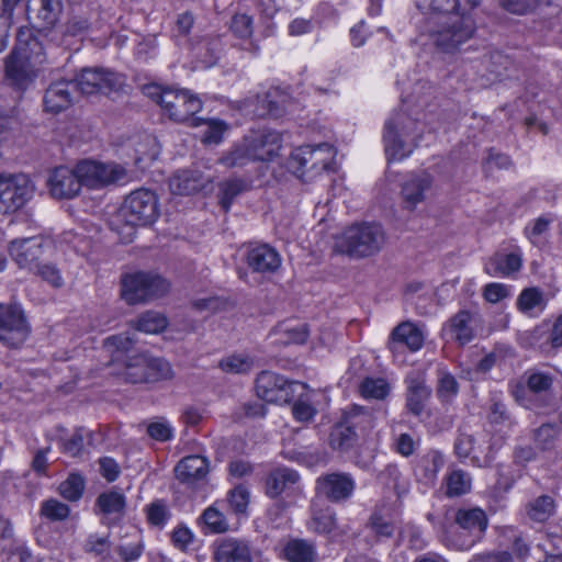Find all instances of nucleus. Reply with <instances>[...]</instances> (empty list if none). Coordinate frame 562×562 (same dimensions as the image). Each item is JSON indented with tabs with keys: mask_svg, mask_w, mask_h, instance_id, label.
I'll return each instance as SVG.
<instances>
[{
	"mask_svg": "<svg viewBox=\"0 0 562 562\" xmlns=\"http://www.w3.org/2000/svg\"><path fill=\"white\" fill-rule=\"evenodd\" d=\"M130 178L128 171L122 165L83 160L75 169L56 168L49 176L48 186L54 198L71 199L79 193L81 186L98 189L109 184L126 183Z\"/></svg>",
	"mask_w": 562,
	"mask_h": 562,
	"instance_id": "nucleus-1",
	"label": "nucleus"
},
{
	"mask_svg": "<svg viewBox=\"0 0 562 562\" xmlns=\"http://www.w3.org/2000/svg\"><path fill=\"white\" fill-rule=\"evenodd\" d=\"M385 244V232L380 224L360 223L345 229L336 240V250L351 258L378 254Z\"/></svg>",
	"mask_w": 562,
	"mask_h": 562,
	"instance_id": "nucleus-2",
	"label": "nucleus"
},
{
	"mask_svg": "<svg viewBox=\"0 0 562 562\" xmlns=\"http://www.w3.org/2000/svg\"><path fill=\"white\" fill-rule=\"evenodd\" d=\"M334 157L335 150L328 143L305 145L292 151L288 166L299 178L308 181L328 170Z\"/></svg>",
	"mask_w": 562,
	"mask_h": 562,
	"instance_id": "nucleus-3",
	"label": "nucleus"
},
{
	"mask_svg": "<svg viewBox=\"0 0 562 562\" xmlns=\"http://www.w3.org/2000/svg\"><path fill=\"white\" fill-rule=\"evenodd\" d=\"M453 522L458 530L448 536V544L462 551L471 549L483 538L488 519L485 512L479 507L459 508L454 513Z\"/></svg>",
	"mask_w": 562,
	"mask_h": 562,
	"instance_id": "nucleus-4",
	"label": "nucleus"
},
{
	"mask_svg": "<svg viewBox=\"0 0 562 562\" xmlns=\"http://www.w3.org/2000/svg\"><path fill=\"white\" fill-rule=\"evenodd\" d=\"M418 117L396 113L384 125L383 142L389 161L402 160L413 151V132Z\"/></svg>",
	"mask_w": 562,
	"mask_h": 562,
	"instance_id": "nucleus-5",
	"label": "nucleus"
},
{
	"mask_svg": "<svg viewBox=\"0 0 562 562\" xmlns=\"http://www.w3.org/2000/svg\"><path fill=\"white\" fill-rule=\"evenodd\" d=\"M169 289L168 282L158 274L136 272L122 279V297L131 305L162 296Z\"/></svg>",
	"mask_w": 562,
	"mask_h": 562,
	"instance_id": "nucleus-6",
	"label": "nucleus"
},
{
	"mask_svg": "<svg viewBox=\"0 0 562 562\" xmlns=\"http://www.w3.org/2000/svg\"><path fill=\"white\" fill-rule=\"evenodd\" d=\"M158 216L156 194L145 188L130 193L119 210V217L131 226L151 224Z\"/></svg>",
	"mask_w": 562,
	"mask_h": 562,
	"instance_id": "nucleus-7",
	"label": "nucleus"
},
{
	"mask_svg": "<svg viewBox=\"0 0 562 562\" xmlns=\"http://www.w3.org/2000/svg\"><path fill=\"white\" fill-rule=\"evenodd\" d=\"M475 33V24L468 14L453 15L432 35L434 44L445 54H454L468 43Z\"/></svg>",
	"mask_w": 562,
	"mask_h": 562,
	"instance_id": "nucleus-8",
	"label": "nucleus"
},
{
	"mask_svg": "<svg viewBox=\"0 0 562 562\" xmlns=\"http://www.w3.org/2000/svg\"><path fill=\"white\" fill-rule=\"evenodd\" d=\"M256 394L259 398L276 404L290 403L297 392L306 390V384L289 381L271 371H262L256 379Z\"/></svg>",
	"mask_w": 562,
	"mask_h": 562,
	"instance_id": "nucleus-9",
	"label": "nucleus"
},
{
	"mask_svg": "<svg viewBox=\"0 0 562 562\" xmlns=\"http://www.w3.org/2000/svg\"><path fill=\"white\" fill-rule=\"evenodd\" d=\"M34 184L24 173H0V213L20 210L34 194Z\"/></svg>",
	"mask_w": 562,
	"mask_h": 562,
	"instance_id": "nucleus-10",
	"label": "nucleus"
},
{
	"mask_svg": "<svg viewBox=\"0 0 562 562\" xmlns=\"http://www.w3.org/2000/svg\"><path fill=\"white\" fill-rule=\"evenodd\" d=\"M45 36L36 35L31 29H20L11 53L24 58L41 70L45 65H55L54 52L58 48L45 44Z\"/></svg>",
	"mask_w": 562,
	"mask_h": 562,
	"instance_id": "nucleus-11",
	"label": "nucleus"
},
{
	"mask_svg": "<svg viewBox=\"0 0 562 562\" xmlns=\"http://www.w3.org/2000/svg\"><path fill=\"white\" fill-rule=\"evenodd\" d=\"M78 89L83 94H117L124 90V76L105 68H83L76 76Z\"/></svg>",
	"mask_w": 562,
	"mask_h": 562,
	"instance_id": "nucleus-12",
	"label": "nucleus"
},
{
	"mask_svg": "<svg viewBox=\"0 0 562 562\" xmlns=\"http://www.w3.org/2000/svg\"><path fill=\"white\" fill-rule=\"evenodd\" d=\"M259 551L246 538L223 537L212 544L213 562H254Z\"/></svg>",
	"mask_w": 562,
	"mask_h": 562,
	"instance_id": "nucleus-13",
	"label": "nucleus"
},
{
	"mask_svg": "<svg viewBox=\"0 0 562 562\" xmlns=\"http://www.w3.org/2000/svg\"><path fill=\"white\" fill-rule=\"evenodd\" d=\"M41 71L40 68L11 52L4 58V83L20 95L34 85Z\"/></svg>",
	"mask_w": 562,
	"mask_h": 562,
	"instance_id": "nucleus-14",
	"label": "nucleus"
},
{
	"mask_svg": "<svg viewBox=\"0 0 562 562\" xmlns=\"http://www.w3.org/2000/svg\"><path fill=\"white\" fill-rule=\"evenodd\" d=\"M405 407L414 416H420L427 402L431 397L432 390L427 385L426 373L422 370H412L405 376Z\"/></svg>",
	"mask_w": 562,
	"mask_h": 562,
	"instance_id": "nucleus-15",
	"label": "nucleus"
},
{
	"mask_svg": "<svg viewBox=\"0 0 562 562\" xmlns=\"http://www.w3.org/2000/svg\"><path fill=\"white\" fill-rule=\"evenodd\" d=\"M202 109L201 100L188 90L170 89L165 97L164 110L176 122H186Z\"/></svg>",
	"mask_w": 562,
	"mask_h": 562,
	"instance_id": "nucleus-16",
	"label": "nucleus"
},
{
	"mask_svg": "<svg viewBox=\"0 0 562 562\" xmlns=\"http://www.w3.org/2000/svg\"><path fill=\"white\" fill-rule=\"evenodd\" d=\"M356 484L348 473H328L316 480V493L329 502H345L352 495Z\"/></svg>",
	"mask_w": 562,
	"mask_h": 562,
	"instance_id": "nucleus-17",
	"label": "nucleus"
},
{
	"mask_svg": "<svg viewBox=\"0 0 562 562\" xmlns=\"http://www.w3.org/2000/svg\"><path fill=\"white\" fill-rule=\"evenodd\" d=\"M481 326V317L477 313L461 310L451 316L443 326V331L464 346L472 341Z\"/></svg>",
	"mask_w": 562,
	"mask_h": 562,
	"instance_id": "nucleus-18",
	"label": "nucleus"
},
{
	"mask_svg": "<svg viewBox=\"0 0 562 562\" xmlns=\"http://www.w3.org/2000/svg\"><path fill=\"white\" fill-rule=\"evenodd\" d=\"M78 90L76 81L72 80L52 82L44 92V111L57 114L67 110L74 103L75 93Z\"/></svg>",
	"mask_w": 562,
	"mask_h": 562,
	"instance_id": "nucleus-19",
	"label": "nucleus"
},
{
	"mask_svg": "<svg viewBox=\"0 0 562 562\" xmlns=\"http://www.w3.org/2000/svg\"><path fill=\"white\" fill-rule=\"evenodd\" d=\"M25 336L26 325L22 313L14 307L0 304V341L16 347Z\"/></svg>",
	"mask_w": 562,
	"mask_h": 562,
	"instance_id": "nucleus-20",
	"label": "nucleus"
},
{
	"mask_svg": "<svg viewBox=\"0 0 562 562\" xmlns=\"http://www.w3.org/2000/svg\"><path fill=\"white\" fill-rule=\"evenodd\" d=\"M245 140L251 148L255 160L267 161L273 159L281 148V135L271 130H261L250 132L246 135Z\"/></svg>",
	"mask_w": 562,
	"mask_h": 562,
	"instance_id": "nucleus-21",
	"label": "nucleus"
},
{
	"mask_svg": "<svg viewBox=\"0 0 562 562\" xmlns=\"http://www.w3.org/2000/svg\"><path fill=\"white\" fill-rule=\"evenodd\" d=\"M434 179L427 172L412 173L401 186L403 207L413 211L425 201L427 192L432 187Z\"/></svg>",
	"mask_w": 562,
	"mask_h": 562,
	"instance_id": "nucleus-22",
	"label": "nucleus"
},
{
	"mask_svg": "<svg viewBox=\"0 0 562 562\" xmlns=\"http://www.w3.org/2000/svg\"><path fill=\"white\" fill-rule=\"evenodd\" d=\"M42 247L43 241L40 237L21 238L11 240L8 251L20 268L32 271L43 254Z\"/></svg>",
	"mask_w": 562,
	"mask_h": 562,
	"instance_id": "nucleus-23",
	"label": "nucleus"
},
{
	"mask_svg": "<svg viewBox=\"0 0 562 562\" xmlns=\"http://www.w3.org/2000/svg\"><path fill=\"white\" fill-rule=\"evenodd\" d=\"M246 262L254 272H274L281 266V257L271 246L259 244L248 248Z\"/></svg>",
	"mask_w": 562,
	"mask_h": 562,
	"instance_id": "nucleus-24",
	"label": "nucleus"
},
{
	"mask_svg": "<svg viewBox=\"0 0 562 562\" xmlns=\"http://www.w3.org/2000/svg\"><path fill=\"white\" fill-rule=\"evenodd\" d=\"M209 473V461L198 454L181 459L175 468L176 477L188 486H195L204 481Z\"/></svg>",
	"mask_w": 562,
	"mask_h": 562,
	"instance_id": "nucleus-25",
	"label": "nucleus"
},
{
	"mask_svg": "<svg viewBox=\"0 0 562 562\" xmlns=\"http://www.w3.org/2000/svg\"><path fill=\"white\" fill-rule=\"evenodd\" d=\"M210 182L211 178L205 177L202 171L183 169L170 178L169 188L173 194L190 195L205 189Z\"/></svg>",
	"mask_w": 562,
	"mask_h": 562,
	"instance_id": "nucleus-26",
	"label": "nucleus"
},
{
	"mask_svg": "<svg viewBox=\"0 0 562 562\" xmlns=\"http://www.w3.org/2000/svg\"><path fill=\"white\" fill-rule=\"evenodd\" d=\"M63 10L61 0H29L30 18L42 29H50L58 21Z\"/></svg>",
	"mask_w": 562,
	"mask_h": 562,
	"instance_id": "nucleus-27",
	"label": "nucleus"
},
{
	"mask_svg": "<svg viewBox=\"0 0 562 562\" xmlns=\"http://www.w3.org/2000/svg\"><path fill=\"white\" fill-rule=\"evenodd\" d=\"M481 0H416L417 8L424 13L464 14L480 4Z\"/></svg>",
	"mask_w": 562,
	"mask_h": 562,
	"instance_id": "nucleus-28",
	"label": "nucleus"
},
{
	"mask_svg": "<svg viewBox=\"0 0 562 562\" xmlns=\"http://www.w3.org/2000/svg\"><path fill=\"white\" fill-rule=\"evenodd\" d=\"M423 344L424 335L422 330L411 322H403L392 330L389 348L395 352L403 345L411 351H417L423 347Z\"/></svg>",
	"mask_w": 562,
	"mask_h": 562,
	"instance_id": "nucleus-29",
	"label": "nucleus"
},
{
	"mask_svg": "<svg viewBox=\"0 0 562 562\" xmlns=\"http://www.w3.org/2000/svg\"><path fill=\"white\" fill-rule=\"evenodd\" d=\"M299 479V473L290 468H276L266 477V494L276 498L296 484Z\"/></svg>",
	"mask_w": 562,
	"mask_h": 562,
	"instance_id": "nucleus-30",
	"label": "nucleus"
},
{
	"mask_svg": "<svg viewBox=\"0 0 562 562\" xmlns=\"http://www.w3.org/2000/svg\"><path fill=\"white\" fill-rule=\"evenodd\" d=\"M521 267V258L519 255L496 254L485 265V271L493 277H508L517 272Z\"/></svg>",
	"mask_w": 562,
	"mask_h": 562,
	"instance_id": "nucleus-31",
	"label": "nucleus"
},
{
	"mask_svg": "<svg viewBox=\"0 0 562 562\" xmlns=\"http://www.w3.org/2000/svg\"><path fill=\"white\" fill-rule=\"evenodd\" d=\"M144 541L137 530L127 532L121 537L120 543L116 546L115 551L121 558L122 562H135L144 552Z\"/></svg>",
	"mask_w": 562,
	"mask_h": 562,
	"instance_id": "nucleus-32",
	"label": "nucleus"
},
{
	"mask_svg": "<svg viewBox=\"0 0 562 562\" xmlns=\"http://www.w3.org/2000/svg\"><path fill=\"white\" fill-rule=\"evenodd\" d=\"M132 146L134 147L135 151L134 162L139 167L148 161H154L159 155V148L156 138L149 134H143L133 139Z\"/></svg>",
	"mask_w": 562,
	"mask_h": 562,
	"instance_id": "nucleus-33",
	"label": "nucleus"
},
{
	"mask_svg": "<svg viewBox=\"0 0 562 562\" xmlns=\"http://www.w3.org/2000/svg\"><path fill=\"white\" fill-rule=\"evenodd\" d=\"M531 395H547L551 392L554 376L547 371L530 369L522 376Z\"/></svg>",
	"mask_w": 562,
	"mask_h": 562,
	"instance_id": "nucleus-34",
	"label": "nucleus"
},
{
	"mask_svg": "<svg viewBox=\"0 0 562 562\" xmlns=\"http://www.w3.org/2000/svg\"><path fill=\"white\" fill-rule=\"evenodd\" d=\"M284 555L289 562H315L317 559L314 543L303 539L289 541L284 547Z\"/></svg>",
	"mask_w": 562,
	"mask_h": 562,
	"instance_id": "nucleus-35",
	"label": "nucleus"
},
{
	"mask_svg": "<svg viewBox=\"0 0 562 562\" xmlns=\"http://www.w3.org/2000/svg\"><path fill=\"white\" fill-rule=\"evenodd\" d=\"M255 101L258 103L254 110L257 116L270 115L272 117H280L284 113L283 104L274 98V93L267 92L262 97L259 94L249 97L245 99L244 105L250 106Z\"/></svg>",
	"mask_w": 562,
	"mask_h": 562,
	"instance_id": "nucleus-36",
	"label": "nucleus"
},
{
	"mask_svg": "<svg viewBox=\"0 0 562 562\" xmlns=\"http://www.w3.org/2000/svg\"><path fill=\"white\" fill-rule=\"evenodd\" d=\"M248 190V183L241 178L227 179L218 186V203L223 211L227 213L233 201L243 192Z\"/></svg>",
	"mask_w": 562,
	"mask_h": 562,
	"instance_id": "nucleus-37",
	"label": "nucleus"
},
{
	"mask_svg": "<svg viewBox=\"0 0 562 562\" xmlns=\"http://www.w3.org/2000/svg\"><path fill=\"white\" fill-rule=\"evenodd\" d=\"M526 516L535 522L547 521L555 510L554 499L550 495H540L526 504Z\"/></svg>",
	"mask_w": 562,
	"mask_h": 562,
	"instance_id": "nucleus-38",
	"label": "nucleus"
},
{
	"mask_svg": "<svg viewBox=\"0 0 562 562\" xmlns=\"http://www.w3.org/2000/svg\"><path fill=\"white\" fill-rule=\"evenodd\" d=\"M220 164L226 168H241L251 161H256L251 148L247 145L245 138L236 144L229 151L224 154L220 159Z\"/></svg>",
	"mask_w": 562,
	"mask_h": 562,
	"instance_id": "nucleus-39",
	"label": "nucleus"
},
{
	"mask_svg": "<svg viewBox=\"0 0 562 562\" xmlns=\"http://www.w3.org/2000/svg\"><path fill=\"white\" fill-rule=\"evenodd\" d=\"M89 27L90 22L88 19L79 15L72 16L60 33L61 37L58 44L65 48H70L74 45L72 38H81Z\"/></svg>",
	"mask_w": 562,
	"mask_h": 562,
	"instance_id": "nucleus-40",
	"label": "nucleus"
},
{
	"mask_svg": "<svg viewBox=\"0 0 562 562\" xmlns=\"http://www.w3.org/2000/svg\"><path fill=\"white\" fill-rule=\"evenodd\" d=\"M359 434L341 422L334 427L329 436L330 446L334 449L346 451L357 441Z\"/></svg>",
	"mask_w": 562,
	"mask_h": 562,
	"instance_id": "nucleus-41",
	"label": "nucleus"
},
{
	"mask_svg": "<svg viewBox=\"0 0 562 562\" xmlns=\"http://www.w3.org/2000/svg\"><path fill=\"white\" fill-rule=\"evenodd\" d=\"M471 476L463 470H453L446 477V494L457 497L467 494L471 490Z\"/></svg>",
	"mask_w": 562,
	"mask_h": 562,
	"instance_id": "nucleus-42",
	"label": "nucleus"
},
{
	"mask_svg": "<svg viewBox=\"0 0 562 562\" xmlns=\"http://www.w3.org/2000/svg\"><path fill=\"white\" fill-rule=\"evenodd\" d=\"M367 527L376 537L378 540L390 539L395 531V526L390 517L385 516L381 510L375 509L368 522Z\"/></svg>",
	"mask_w": 562,
	"mask_h": 562,
	"instance_id": "nucleus-43",
	"label": "nucleus"
},
{
	"mask_svg": "<svg viewBox=\"0 0 562 562\" xmlns=\"http://www.w3.org/2000/svg\"><path fill=\"white\" fill-rule=\"evenodd\" d=\"M97 506L104 515H123L125 508V497L116 491L102 493L97 498Z\"/></svg>",
	"mask_w": 562,
	"mask_h": 562,
	"instance_id": "nucleus-44",
	"label": "nucleus"
},
{
	"mask_svg": "<svg viewBox=\"0 0 562 562\" xmlns=\"http://www.w3.org/2000/svg\"><path fill=\"white\" fill-rule=\"evenodd\" d=\"M16 0H0V53L9 44V31Z\"/></svg>",
	"mask_w": 562,
	"mask_h": 562,
	"instance_id": "nucleus-45",
	"label": "nucleus"
},
{
	"mask_svg": "<svg viewBox=\"0 0 562 562\" xmlns=\"http://www.w3.org/2000/svg\"><path fill=\"white\" fill-rule=\"evenodd\" d=\"M459 392V383L456 378L446 371H441L438 378L436 393L441 403H451Z\"/></svg>",
	"mask_w": 562,
	"mask_h": 562,
	"instance_id": "nucleus-46",
	"label": "nucleus"
},
{
	"mask_svg": "<svg viewBox=\"0 0 562 562\" xmlns=\"http://www.w3.org/2000/svg\"><path fill=\"white\" fill-rule=\"evenodd\" d=\"M167 327V319L158 312H146L136 321V329L146 334H157Z\"/></svg>",
	"mask_w": 562,
	"mask_h": 562,
	"instance_id": "nucleus-47",
	"label": "nucleus"
},
{
	"mask_svg": "<svg viewBox=\"0 0 562 562\" xmlns=\"http://www.w3.org/2000/svg\"><path fill=\"white\" fill-rule=\"evenodd\" d=\"M342 422L357 432H364L372 427V415L362 407L355 406L345 414Z\"/></svg>",
	"mask_w": 562,
	"mask_h": 562,
	"instance_id": "nucleus-48",
	"label": "nucleus"
},
{
	"mask_svg": "<svg viewBox=\"0 0 562 562\" xmlns=\"http://www.w3.org/2000/svg\"><path fill=\"white\" fill-rule=\"evenodd\" d=\"M146 372L148 382H157L167 380L172 376L171 366L162 358H147L146 357Z\"/></svg>",
	"mask_w": 562,
	"mask_h": 562,
	"instance_id": "nucleus-49",
	"label": "nucleus"
},
{
	"mask_svg": "<svg viewBox=\"0 0 562 562\" xmlns=\"http://www.w3.org/2000/svg\"><path fill=\"white\" fill-rule=\"evenodd\" d=\"M252 18L246 13H236L232 16L229 22V31L232 34L241 41H247L251 37L254 32Z\"/></svg>",
	"mask_w": 562,
	"mask_h": 562,
	"instance_id": "nucleus-50",
	"label": "nucleus"
},
{
	"mask_svg": "<svg viewBox=\"0 0 562 562\" xmlns=\"http://www.w3.org/2000/svg\"><path fill=\"white\" fill-rule=\"evenodd\" d=\"M360 391L367 398L383 400L390 393V385L384 379L367 378L361 383Z\"/></svg>",
	"mask_w": 562,
	"mask_h": 562,
	"instance_id": "nucleus-51",
	"label": "nucleus"
},
{
	"mask_svg": "<svg viewBox=\"0 0 562 562\" xmlns=\"http://www.w3.org/2000/svg\"><path fill=\"white\" fill-rule=\"evenodd\" d=\"M336 527L335 512L330 508L314 512L311 529L318 533H329Z\"/></svg>",
	"mask_w": 562,
	"mask_h": 562,
	"instance_id": "nucleus-52",
	"label": "nucleus"
},
{
	"mask_svg": "<svg viewBox=\"0 0 562 562\" xmlns=\"http://www.w3.org/2000/svg\"><path fill=\"white\" fill-rule=\"evenodd\" d=\"M83 490L85 481L79 474H70L58 488L60 495L70 502L78 501L82 496Z\"/></svg>",
	"mask_w": 562,
	"mask_h": 562,
	"instance_id": "nucleus-53",
	"label": "nucleus"
},
{
	"mask_svg": "<svg viewBox=\"0 0 562 562\" xmlns=\"http://www.w3.org/2000/svg\"><path fill=\"white\" fill-rule=\"evenodd\" d=\"M435 87L427 81H418L413 91V102L416 108L420 110H427L432 105V100L436 98Z\"/></svg>",
	"mask_w": 562,
	"mask_h": 562,
	"instance_id": "nucleus-54",
	"label": "nucleus"
},
{
	"mask_svg": "<svg viewBox=\"0 0 562 562\" xmlns=\"http://www.w3.org/2000/svg\"><path fill=\"white\" fill-rule=\"evenodd\" d=\"M202 519L205 526L214 533H224L229 529L225 515L215 506L207 507L202 514Z\"/></svg>",
	"mask_w": 562,
	"mask_h": 562,
	"instance_id": "nucleus-55",
	"label": "nucleus"
},
{
	"mask_svg": "<svg viewBox=\"0 0 562 562\" xmlns=\"http://www.w3.org/2000/svg\"><path fill=\"white\" fill-rule=\"evenodd\" d=\"M292 413L299 422H310L316 414V409L312 406L306 390L297 392L293 400Z\"/></svg>",
	"mask_w": 562,
	"mask_h": 562,
	"instance_id": "nucleus-56",
	"label": "nucleus"
},
{
	"mask_svg": "<svg viewBox=\"0 0 562 562\" xmlns=\"http://www.w3.org/2000/svg\"><path fill=\"white\" fill-rule=\"evenodd\" d=\"M517 306L524 313H528L536 307L543 308L544 299L542 292L537 288L525 289L518 296Z\"/></svg>",
	"mask_w": 562,
	"mask_h": 562,
	"instance_id": "nucleus-57",
	"label": "nucleus"
},
{
	"mask_svg": "<svg viewBox=\"0 0 562 562\" xmlns=\"http://www.w3.org/2000/svg\"><path fill=\"white\" fill-rule=\"evenodd\" d=\"M252 366V359L245 355H232L220 362L221 369L227 373H246Z\"/></svg>",
	"mask_w": 562,
	"mask_h": 562,
	"instance_id": "nucleus-58",
	"label": "nucleus"
},
{
	"mask_svg": "<svg viewBox=\"0 0 562 562\" xmlns=\"http://www.w3.org/2000/svg\"><path fill=\"white\" fill-rule=\"evenodd\" d=\"M145 363V356L135 357L133 362L126 364L125 380L130 383H148Z\"/></svg>",
	"mask_w": 562,
	"mask_h": 562,
	"instance_id": "nucleus-59",
	"label": "nucleus"
},
{
	"mask_svg": "<svg viewBox=\"0 0 562 562\" xmlns=\"http://www.w3.org/2000/svg\"><path fill=\"white\" fill-rule=\"evenodd\" d=\"M229 508L236 515H245L249 504V492L243 486H236L227 495Z\"/></svg>",
	"mask_w": 562,
	"mask_h": 562,
	"instance_id": "nucleus-60",
	"label": "nucleus"
},
{
	"mask_svg": "<svg viewBox=\"0 0 562 562\" xmlns=\"http://www.w3.org/2000/svg\"><path fill=\"white\" fill-rule=\"evenodd\" d=\"M134 341L133 334L122 333L105 338L104 347L114 356V353L127 352L133 347Z\"/></svg>",
	"mask_w": 562,
	"mask_h": 562,
	"instance_id": "nucleus-61",
	"label": "nucleus"
},
{
	"mask_svg": "<svg viewBox=\"0 0 562 562\" xmlns=\"http://www.w3.org/2000/svg\"><path fill=\"white\" fill-rule=\"evenodd\" d=\"M69 513L70 508L68 505L54 498L45 501L41 507V514L43 516L56 521L65 520L69 516Z\"/></svg>",
	"mask_w": 562,
	"mask_h": 562,
	"instance_id": "nucleus-62",
	"label": "nucleus"
},
{
	"mask_svg": "<svg viewBox=\"0 0 562 562\" xmlns=\"http://www.w3.org/2000/svg\"><path fill=\"white\" fill-rule=\"evenodd\" d=\"M110 548L111 541L109 539V536H99L97 533L89 535L83 544L85 552L94 555H101L108 552Z\"/></svg>",
	"mask_w": 562,
	"mask_h": 562,
	"instance_id": "nucleus-63",
	"label": "nucleus"
},
{
	"mask_svg": "<svg viewBox=\"0 0 562 562\" xmlns=\"http://www.w3.org/2000/svg\"><path fill=\"white\" fill-rule=\"evenodd\" d=\"M33 273L38 274L43 280L47 281L55 288L63 285V278L59 270L50 263H37L34 266Z\"/></svg>",
	"mask_w": 562,
	"mask_h": 562,
	"instance_id": "nucleus-64",
	"label": "nucleus"
}]
</instances>
